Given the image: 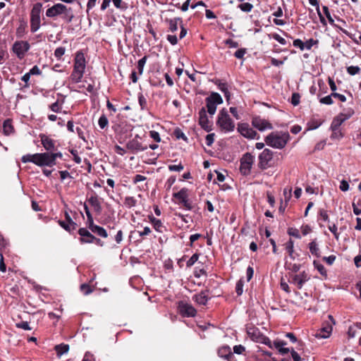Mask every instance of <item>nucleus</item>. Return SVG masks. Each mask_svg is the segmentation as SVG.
<instances>
[{"label": "nucleus", "mask_w": 361, "mask_h": 361, "mask_svg": "<svg viewBox=\"0 0 361 361\" xmlns=\"http://www.w3.org/2000/svg\"><path fill=\"white\" fill-rule=\"evenodd\" d=\"M16 326L18 329H22L25 331L32 330V328L30 326L27 322H20L16 324Z\"/></svg>", "instance_id": "nucleus-51"}, {"label": "nucleus", "mask_w": 361, "mask_h": 361, "mask_svg": "<svg viewBox=\"0 0 361 361\" xmlns=\"http://www.w3.org/2000/svg\"><path fill=\"white\" fill-rule=\"evenodd\" d=\"M322 9H323V11H324V15L326 16V17L327 18L328 20H329V23L334 27L339 29L343 34L346 35L347 36H348L356 44H359V41L357 40V39L355 37L354 35L350 33L349 32H348L346 30L342 28L341 26H339L338 25L336 24L335 22H334V20L333 19V18L331 17V14H330V12H329V8L326 6H323L322 7Z\"/></svg>", "instance_id": "nucleus-11"}, {"label": "nucleus", "mask_w": 361, "mask_h": 361, "mask_svg": "<svg viewBox=\"0 0 361 361\" xmlns=\"http://www.w3.org/2000/svg\"><path fill=\"white\" fill-rule=\"evenodd\" d=\"M216 125L224 133L233 132L235 129V123L226 109H222L219 111Z\"/></svg>", "instance_id": "nucleus-3"}, {"label": "nucleus", "mask_w": 361, "mask_h": 361, "mask_svg": "<svg viewBox=\"0 0 361 361\" xmlns=\"http://www.w3.org/2000/svg\"><path fill=\"white\" fill-rule=\"evenodd\" d=\"M42 9V4L37 2L35 4L30 12V31L36 32L40 27V13Z\"/></svg>", "instance_id": "nucleus-4"}, {"label": "nucleus", "mask_w": 361, "mask_h": 361, "mask_svg": "<svg viewBox=\"0 0 361 361\" xmlns=\"http://www.w3.org/2000/svg\"><path fill=\"white\" fill-rule=\"evenodd\" d=\"M293 45L295 47H298L301 51L305 49V43L300 39L293 40Z\"/></svg>", "instance_id": "nucleus-56"}, {"label": "nucleus", "mask_w": 361, "mask_h": 361, "mask_svg": "<svg viewBox=\"0 0 361 361\" xmlns=\"http://www.w3.org/2000/svg\"><path fill=\"white\" fill-rule=\"evenodd\" d=\"M27 23L25 20H20L18 27L16 29L17 37L21 38L26 34Z\"/></svg>", "instance_id": "nucleus-32"}, {"label": "nucleus", "mask_w": 361, "mask_h": 361, "mask_svg": "<svg viewBox=\"0 0 361 361\" xmlns=\"http://www.w3.org/2000/svg\"><path fill=\"white\" fill-rule=\"evenodd\" d=\"M58 223L64 230L69 233L75 230L78 227V225L75 222H71V224H69L65 221L59 220Z\"/></svg>", "instance_id": "nucleus-30"}, {"label": "nucleus", "mask_w": 361, "mask_h": 361, "mask_svg": "<svg viewBox=\"0 0 361 361\" xmlns=\"http://www.w3.org/2000/svg\"><path fill=\"white\" fill-rule=\"evenodd\" d=\"M147 59V56H145L144 57L140 59L137 62V69H138V73L140 75H142L143 73V69H144V66L146 63Z\"/></svg>", "instance_id": "nucleus-42"}, {"label": "nucleus", "mask_w": 361, "mask_h": 361, "mask_svg": "<svg viewBox=\"0 0 361 361\" xmlns=\"http://www.w3.org/2000/svg\"><path fill=\"white\" fill-rule=\"evenodd\" d=\"M347 72L351 75H355L360 72V68L357 66H350L347 68Z\"/></svg>", "instance_id": "nucleus-47"}, {"label": "nucleus", "mask_w": 361, "mask_h": 361, "mask_svg": "<svg viewBox=\"0 0 361 361\" xmlns=\"http://www.w3.org/2000/svg\"><path fill=\"white\" fill-rule=\"evenodd\" d=\"M350 114L346 115L344 114H341L338 116H336L331 124L330 129H340V126L342 123L349 118Z\"/></svg>", "instance_id": "nucleus-20"}, {"label": "nucleus", "mask_w": 361, "mask_h": 361, "mask_svg": "<svg viewBox=\"0 0 361 361\" xmlns=\"http://www.w3.org/2000/svg\"><path fill=\"white\" fill-rule=\"evenodd\" d=\"M30 45L27 41H16L12 46V51L20 60L23 59L30 50Z\"/></svg>", "instance_id": "nucleus-7"}, {"label": "nucleus", "mask_w": 361, "mask_h": 361, "mask_svg": "<svg viewBox=\"0 0 361 361\" xmlns=\"http://www.w3.org/2000/svg\"><path fill=\"white\" fill-rule=\"evenodd\" d=\"M46 16L51 18L60 16L63 21L68 23H71L74 18L73 9L61 3L56 4L49 8L46 11Z\"/></svg>", "instance_id": "nucleus-1"}, {"label": "nucleus", "mask_w": 361, "mask_h": 361, "mask_svg": "<svg viewBox=\"0 0 361 361\" xmlns=\"http://www.w3.org/2000/svg\"><path fill=\"white\" fill-rule=\"evenodd\" d=\"M188 191L187 188H183L178 192L173 193V197L178 200L179 204H181L188 210H191L192 209V206L188 200Z\"/></svg>", "instance_id": "nucleus-9"}, {"label": "nucleus", "mask_w": 361, "mask_h": 361, "mask_svg": "<svg viewBox=\"0 0 361 361\" xmlns=\"http://www.w3.org/2000/svg\"><path fill=\"white\" fill-rule=\"evenodd\" d=\"M78 234L80 235V241L81 243H92L94 241L95 237L85 228H80Z\"/></svg>", "instance_id": "nucleus-19"}, {"label": "nucleus", "mask_w": 361, "mask_h": 361, "mask_svg": "<svg viewBox=\"0 0 361 361\" xmlns=\"http://www.w3.org/2000/svg\"><path fill=\"white\" fill-rule=\"evenodd\" d=\"M254 162V156L250 153H245L240 159V171L243 176H248L251 172Z\"/></svg>", "instance_id": "nucleus-8"}, {"label": "nucleus", "mask_w": 361, "mask_h": 361, "mask_svg": "<svg viewBox=\"0 0 361 361\" xmlns=\"http://www.w3.org/2000/svg\"><path fill=\"white\" fill-rule=\"evenodd\" d=\"M332 133L331 135V139L332 140H341L343 137V134L341 129H331Z\"/></svg>", "instance_id": "nucleus-40"}, {"label": "nucleus", "mask_w": 361, "mask_h": 361, "mask_svg": "<svg viewBox=\"0 0 361 361\" xmlns=\"http://www.w3.org/2000/svg\"><path fill=\"white\" fill-rule=\"evenodd\" d=\"M290 353L293 361H303L300 355L293 348H291Z\"/></svg>", "instance_id": "nucleus-63"}, {"label": "nucleus", "mask_w": 361, "mask_h": 361, "mask_svg": "<svg viewBox=\"0 0 361 361\" xmlns=\"http://www.w3.org/2000/svg\"><path fill=\"white\" fill-rule=\"evenodd\" d=\"M207 112L210 115H214L216 111V106L223 103L221 95L217 92H212L205 99Z\"/></svg>", "instance_id": "nucleus-6"}, {"label": "nucleus", "mask_w": 361, "mask_h": 361, "mask_svg": "<svg viewBox=\"0 0 361 361\" xmlns=\"http://www.w3.org/2000/svg\"><path fill=\"white\" fill-rule=\"evenodd\" d=\"M98 124L101 129H104L108 126L109 121L104 114H102L99 118Z\"/></svg>", "instance_id": "nucleus-41"}, {"label": "nucleus", "mask_w": 361, "mask_h": 361, "mask_svg": "<svg viewBox=\"0 0 361 361\" xmlns=\"http://www.w3.org/2000/svg\"><path fill=\"white\" fill-rule=\"evenodd\" d=\"M329 230L334 234L335 238L338 240L339 238V234L337 232V226L336 224H333L331 225H329Z\"/></svg>", "instance_id": "nucleus-58"}, {"label": "nucleus", "mask_w": 361, "mask_h": 361, "mask_svg": "<svg viewBox=\"0 0 361 361\" xmlns=\"http://www.w3.org/2000/svg\"><path fill=\"white\" fill-rule=\"evenodd\" d=\"M140 139L141 137L139 135H135L133 139L130 140L126 143V148L133 153H137L138 152L146 150L147 149V146L143 145L139 140Z\"/></svg>", "instance_id": "nucleus-10"}, {"label": "nucleus", "mask_w": 361, "mask_h": 361, "mask_svg": "<svg viewBox=\"0 0 361 361\" xmlns=\"http://www.w3.org/2000/svg\"><path fill=\"white\" fill-rule=\"evenodd\" d=\"M65 51H66L65 47H57L54 51V56L56 59H60L61 58V56L64 55Z\"/></svg>", "instance_id": "nucleus-50"}, {"label": "nucleus", "mask_w": 361, "mask_h": 361, "mask_svg": "<svg viewBox=\"0 0 361 361\" xmlns=\"http://www.w3.org/2000/svg\"><path fill=\"white\" fill-rule=\"evenodd\" d=\"M310 279L307 274L305 271H302L299 274L294 275L292 277V281L293 284H295L298 289H301L305 282H307Z\"/></svg>", "instance_id": "nucleus-17"}, {"label": "nucleus", "mask_w": 361, "mask_h": 361, "mask_svg": "<svg viewBox=\"0 0 361 361\" xmlns=\"http://www.w3.org/2000/svg\"><path fill=\"white\" fill-rule=\"evenodd\" d=\"M284 247L287 252L288 253L289 257L292 259H295L296 256L294 254V241L290 238L285 244Z\"/></svg>", "instance_id": "nucleus-29"}, {"label": "nucleus", "mask_w": 361, "mask_h": 361, "mask_svg": "<svg viewBox=\"0 0 361 361\" xmlns=\"http://www.w3.org/2000/svg\"><path fill=\"white\" fill-rule=\"evenodd\" d=\"M82 361H95V358L93 354L90 352H86L83 357Z\"/></svg>", "instance_id": "nucleus-64"}, {"label": "nucleus", "mask_w": 361, "mask_h": 361, "mask_svg": "<svg viewBox=\"0 0 361 361\" xmlns=\"http://www.w3.org/2000/svg\"><path fill=\"white\" fill-rule=\"evenodd\" d=\"M91 231L102 238H107L108 236L106 231L103 227L97 225L93 226V228L91 230Z\"/></svg>", "instance_id": "nucleus-36"}, {"label": "nucleus", "mask_w": 361, "mask_h": 361, "mask_svg": "<svg viewBox=\"0 0 361 361\" xmlns=\"http://www.w3.org/2000/svg\"><path fill=\"white\" fill-rule=\"evenodd\" d=\"M272 38L279 42L281 44L285 45L286 44V40L281 37L279 34L274 33L272 34Z\"/></svg>", "instance_id": "nucleus-59"}, {"label": "nucleus", "mask_w": 361, "mask_h": 361, "mask_svg": "<svg viewBox=\"0 0 361 361\" xmlns=\"http://www.w3.org/2000/svg\"><path fill=\"white\" fill-rule=\"evenodd\" d=\"M149 220L151 223L153 224L154 228L159 233H163L164 230H166L165 226L161 223V220L156 219L153 216H149Z\"/></svg>", "instance_id": "nucleus-26"}, {"label": "nucleus", "mask_w": 361, "mask_h": 361, "mask_svg": "<svg viewBox=\"0 0 361 361\" xmlns=\"http://www.w3.org/2000/svg\"><path fill=\"white\" fill-rule=\"evenodd\" d=\"M35 154H25L24 156H23L21 160L23 163H27V162H32L33 164H35Z\"/></svg>", "instance_id": "nucleus-54"}, {"label": "nucleus", "mask_w": 361, "mask_h": 361, "mask_svg": "<svg viewBox=\"0 0 361 361\" xmlns=\"http://www.w3.org/2000/svg\"><path fill=\"white\" fill-rule=\"evenodd\" d=\"M199 259V255L197 253L193 254L190 258L187 261L186 265L188 267H192Z\"/></svg>", "instance_id": "nucleus-52"}, {"label": "nucleus", "mask_w": 361, "mask_h": 361, "mask_svg": "<svg viewBox=\"0 0 361 361\" xmlns=\"http://www.w3.org/2000/svg\"><path fill=\"white\" fill-rule=\"evenodd\" d=\"M218 355L220 357H224L227 360H228L229 357L233 356V354L231 352V349L228 346H224L219 348L218 350Z\"/></svg>", "instance_id": "nucleus-33"}, {"label": "nucleus", "mask_w": 361, "mask_h": 361, "mask_svg": "<svg viewBox=\"0 0 361 361\" xmlns=\"http://www.w3.org/2000/svg\"><path fill=\"white\" fill-rule=\"evenodd\" d=\"M238 131L245 137L249 139H254L257 135V133L249 124L246 123H239L238 125Z\"/></svg>", "instance_id": "nucleus-15"}, {"label": "nucleus", "mask_w": 361, "mask_h": 361, "mask_svg": "<svg viewBox=\"0 0 361 361\" xmlns=\"http://www.w3.org/2000/svg\"><path fill=\"white\" fill-rule=\"evenodd\" d=\"M274 347L276 348L277 350L280 348L283 347L284 345H287L286 342L282 340L276 339L273 342Z\"/></svg>", "instance_id": "nucleus-57"}, {"label": "nucleus", "mask_w": 361, "mask_h": 361, "mask_svg": "<svg viewBox=\"0 0 361 361\" xmlns=\"http://www.w3.org/2000/svg\"><path fill=\"white\" fill-rule=\"evenodd\" d=\"M42 145L47 151L52 152L55 149L56 141L44 134H40Z\"/></svg>", "instance_id": "nucleus-18"}, {"label": "nucleus", "mask_w": 361, "mask_h": 361, "mask_svg": "<svg viewBox=\"0 0 361 361\" xmlns=\"http://www.w3.org/2000/svg\"><path fill=\"white\" fill-rule=\"evenodd\" d=\"M244 281L243 279H240L236 283L235 292L238 296L241 295L243 292Z\"/></svg>", "instance_id": "nucleus-45"}, {"label": "nucleus", "mask_w": 361, "mask_h": 361, "mask_svg": "<svg viewBox=\"0 0 361 361\" xmlns=\"http://www.w3.org/2000/svg\"><path fill=\"white\" fill-rule=\"evenodd\" d=\"M208 292V290H202L200 293L194 295L192 300L198 305H205L209 300V297L207 294Z\"/></svg>", "instance_id": "nucleus-21"}, {"label": "nucleus", "mask_w": 361, "mask_h": 361, "mask_svg": "<svg viewBox=\"0 0 361 361\" xmlns=\"http://www.w3.org/2000/svg\"><path fill=\"white\" fill-rule=\"evenodd\" d=\"M290 139V135L287 132L276 131L269 134L265 137L266 144L273 148L283 149Z\"/></svg>", "instance_id": "nucleus-2"}, {"label": "nucleus", "mask_w": 361, "mask_h": 361, "mask_svg": "<svg viewBox=\"0 0 361 361\" xmlns=\"http://www.w3.org/2000/svg\"><path fill=\"white\" fill-rule=\"evenodd\" d=\"M313 265L315 269H317V271L322 274L325 275L326 274V269L323 264H322L319 261L314 260Z\"/></svg>", "instance_id": "nucleus-43"}, {"label": "nucleus", "mask_w": 361, "mask_h": 361, "mask_svg": "<svg viewBox=\"0 0 361 361\" xmlns=\"http://www.w3.org/2000/svg\"><path fill=\"white\" fill-rule=\"evenodd\" d=\"M300 95L299 93L294 92L292 94L290 102L293 106H298L300 104Z\"/></svg>", "instance_id": "nucleus-53"}, {"label": "nucleus", "mask_w": 361, "mask_h": 361, "mask_svg": "<svg viewBox=\"0 0 361 361\" xmlns=\"http://www.w3.org/2000/svg\"><path fill=\"white\" fill-rule=\"evenodd\" d=\"M332 98H333V96H331V94L328 96L320 98L319 102L322 104L331 105V104H334V100Z\"/></svg>", "instance_id": "nucleus-44"}, {"label": "nucleus", "mask_w": 361, "mask_h": 361, "mask_svg": "<svg viewBox=\"0 0 361 361\" xmlns=\"http://www.w3.org/2000/svg\"><path fill=\"white\" fill-rule=\"evenodd\" d=\"M252 125L259 131H264L267 129L271 130L273 128V126L271 123L259 116L252 118Z\"/></svg>", "instance_id": "nucleus-14"}, {"label": "nucleus", "mask_w": 361, "mask_h": 361, "mask_svg": "<svg viewBox=\"0 0 361 361\" xmlns=\"http://www.w3.org/2000/svg\"><path fill=\"white\" fill-rule=\"evenodd\" d=\"M339 188L341 191L345 192L349 190V183L345 180H342L340 183Z\"/></svg>", "instance_id": "nucleus-60"}, {"label": "nucleus", "mask_w": 361, "mask_h": 361, "mask_svg": "<svg viewBox=\"0 0 361 361\" xmlns=\"http://www.w3.org/2000/svg\"><path fill=\"white\" fill-rule=\"evenodd\" d=\"M199 124L207 132L212 130V126L209 125V121L204 107H202L199 111Z\"/></svg>", "instance_id": "nucleus-16"}, {"label": "nucleus", "mask_w": 361, "mask_h": 361, "mask_svg": "<svg viewBox=\"0 0 361 361\" xmlns=\"http://www.w3.org/2000/svg\"><path fill=\"white\" fill-rule=\"evenodd\" d=\"M322 125V121L312 119L308 123L309 129L310 130H314L319 128Z\"/></svg>", "instance_id": "nucleus-49"}, {"label": "nucleus", "mask_w": 361, "mask_h": 361, "mask_svg": "<svg viewBox=\"0 0 361 361\" xmlns=\"http://www.w3.org/2000/svg\"><path fill=\"white\" fill-rule=\"evenodd\" d=\"M319 215L320 218L324 221H326V222H329V215L327 214V211L326 210H325L324 209H319Z\"/></svg>", "instance_id": "nucleus-55"}, {"label": "nucleus", "mask_w": 361, "mask_h": 361, "mask_svg": "<svg viewBox=\"0 0 361 361\" xmlns=\"http://www.w3.org/2000/svg\"><path fill=\"white\" fill-rule=\"evenodd\" d=\"M3 130L6 135H9L13 131V127L10 119L4 121L3 123Z\"/></svg>", "instance_id": "nucleus-34"}, {"label": "nucleus", "mask_w": 361, "mask_h": 361, "mask_svg": "<svg viewBox=\"0 0 361 361\" xmlns=\"http://www.w3.org/2000/svg\"><path fill=\"white\" fill-rule=\"evenodd\" d=\"M178 311L183 317H193L196 315L197 311L191 305L184 301H180L178 305Z\"/></svg>", "instance_id": "nucleus-12"}, {"label": "nucleus", "mask_w": 361, "mask_h": 361, "mask_svg": "<svg viewBox=\"0 0 361 361\" xmlns=\"http://www.w3.org/2000/svg\"><path fill=\"white\" fill-rule=\"evenodd\" d=\"M219 89L224 92L227 100L230 98V92L228 91V85L226 82H219L218 84Z\"/></svg>", "instance_id": "nucleus-37"}, {"label": "nucleus", "mask_w": 361, "mask_h": 361, "mask_svg": "<svg viewBox=\"0 0 361 361\" xmlns=\"http://www.w3.org/2000/svg\"><path fill=\"white\" fill-rule=\"evenodd\" d=\"M73 68H77V69L85 70V59L84 54L82 53L78 52L76 54Z\"/></svg>", "instance_id": "nucleus-23"}, {"label": "nucleus", "mask_w": 361, "mask_h": 361, "mask_svg": "<svg viewBox=\"0 0 361 361\" xmlns=\"http://www.w3.org/2000/svg\"><path fill=\"white\" fill-rule=\"evenodd\" d=\"M166 21L169 23V29L173 32L178 30V22H182V19L180 18H175L170 20L166 19Z\"/></svg>", "instance_id": "nucleus-35"}, {"label": "nucleus", "mask_w": 361, "mask_h": 361, "mask_svg": "<svg viewBox=\"0 0 361 361\" xmlns=\"http://www.w3.org/2000/svg\"><path fill=\"white\" fill-rule=\"evenodd\" d=\"M308 247L310 249V251L312 255H314L317 257H320V250L318 245V243H317V240L314 239L312 240L309 245Z\"/></svg>", "instance_id": "nucleus-27"}, {"label": "nucleus", "mask_w": 361, "mask_h": 361, "mask_svg": "<svg viewBox=\"0 0 361 361\" xmlns=\"http://www.w3.org/2000/svg\"><path fill=\"white\" fill-rule=\"evenodd\" d=\"M149 135L157 142H161V137L158 132L155 130H151L149 131Z\"/></svg>", "instance_id": "nucleus-61"}, {"label": "nucleus", "mask_w": 361, "mask_h": 361, "mask_svg": "<svg viewBox=\"0 0 361 361\" xmlns=\"http://www.w3.org/2000/svg\"><path fill=\"white\" fill-rule=\"evenodd\" d=\"M246 53V49L245 48H242V49H238L235 53H234V56L235 57H236L237 59H243L244 55Z\"/></svg>", "instance_id": "nucleus-62"}, {"label": "nucleus", "mask_w": 361, "mask_h": 361, "mask_svg": "<svg viewBox=\"0 0 361 361\" xmlns=\"http://www.w3.org/2000/svg\"><path fill=\"white\" fill-rule=\"evenodd\" d=\"M137 200L133 197H126L124 200V204L128 208L133 207L136 205Z\"/></svg>", "instance_id": "nucleus-38"}, {"label": "nucleus", "mask_w": 361, "mask_h": 361, "mask_svg": "<svg viewBox=\"0 0 361 361\" xmlns=\"http://www.w3.org/2000/svg\"><path fill=\"white\" fill-rule=\"evenodd\" d=\"M238 8L244 12H250L253 8V6L250 3H243L238 5Z\"/></svg>", "instance_id": "nucleus-46"}, {"label": "nucleus", "mask_w": 361, "mask_h": 361, "mask_svg": "<svg viewBox=\"0 0 361 361\" xmlns=\"http://www.w3.org/2000/svg\"><path fill=\"white\" fill-rule=\"evenodd\" d=\"M54 350L56 352L57 356L60 357L63 354L68 352L69 345L68 344L61 343L55 345Z\"/></svg>", "instance_id": "nucleus-31"}, {"label": "nucleus", "mask_w": 361, "mask_h": 361, "mask_svg": "<svg viewBox=\"0 0 361 361\" xmlns=\"http://www.w3.org/2000/svg\"><path fill=\"white\" fill-rule=\"evenodd\" d=\"M138 102L140 106L141 110H147V102L144 95L141 93L138 94Z\"/></svg>", "instance_id": "nucleus-39"}, {"label": "nucleus", "mask_w": 361, "mask_h": 361, "mask_svg": "<svg viewBox=\"0 0 361 361\" xmlns=\"http://www.w3.org/2000/svg\"><path fill=\"white\" fill-rule=\"evenodd\" d=\"M88 202L94 208L95 212H97V214H100L102 212V208L101 206V203L97 195L91 196L88 199Z\"/></svg>", "instance_id": "nucleus-24"}, {"label": "nucleus", "mask_w": 361, "mask_h": 361, "mask_svg": "<svg viewBox=\"0 0 361 361\" xmlns=\"http://www.w3.org/2000/svg\"><path fill=\"white\" fill-rule=\"evenodd\" d=\"M247 333L251 339L254 341H257V340L260 337L262 334L259 329L254 326H248L247 328Z\"/></svg>", "instance_id": "nucleus-25"}, {"label": "nucleus", "mask_w": 361, "mask_h": 361, "mask_svg": "<svg viewBox=\"0 0 361 361\" xmlns=\"http://www.w3.org/2000/svg\"><path fill=\"white\" fill-rule=\"evenodd\" d=\"M35 164L39 166H52L53 162L52 159L51 158V154L49 152H44V153H36L35 154Z\"/></svg>", "instance_id": "nucleus-13"}, {"label": "nucleus", "mask_w": 361, "mask_h": 361, "mask_svg": "<svg viewBox=\"0 0 361 361\" xmlns=\"http://www.w3.org/2000/svg\"><path fill=\"white\" fill-rule=\"evenodd\" d=\"M258 167L265 170L272 166L273 152L269 149H264L258 157Z\"/></svg>", "instance_id": "nucleus-5"}, {"label": "nucleus", "mask_w": 361, "mask_h": 361, "mask_svg": "<svg viewBox=\"0 0 361 361\" xmlns=\"http://www.w3.org/2000/svg\"><path fill=\"white\" fill-rule=\"evenodd\" d=\"M80 290L87 295L92 293L93 288L90 285L83 283L80 286Z\"/></svg>", "instance_id": "nucleus-48"}, {"label": "nucleus", "mask_w": 361, "mask_h": 361, "mask_svg": "<svg viewBox=\"0 0 361 361\" xmlns=\"http://www.w3.org/2000/svg\"><path fill=\"white\" fill-rule=\"evenodd\" d=\"M85 70L77 69L73 68V71L71 75V78L73 82L78 83L80 82Z\"/></svg>", "instance_id": "nucleus-28"}, {"label": "nucleus", "mask_w": 361, "mask_h": 361, "mask_svg": "<svg viewBox=\"0 0 361 361\" xmlns=\"http://www.w3.org/2000/svg\"><path fill=\"white\" fill-rule=\"evenodd\" d=\"M332 331V326L326 325L319 329L315 334V337L318 338H327L330 336Z\"/></svg>", "instance_id": "nucleus-22"}]
</instances>
